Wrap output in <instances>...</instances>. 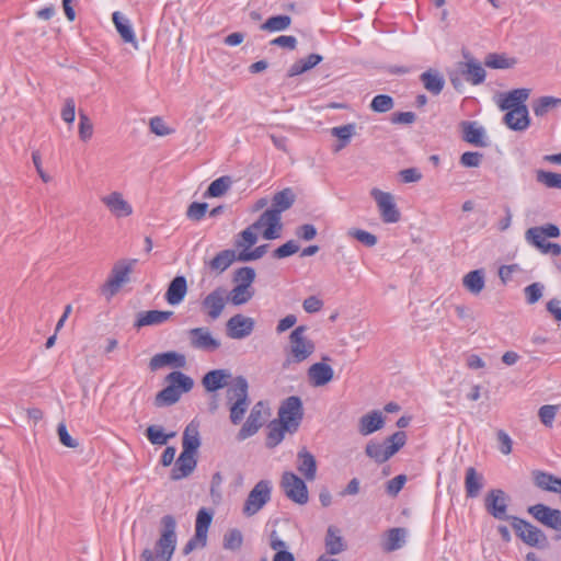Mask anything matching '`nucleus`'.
Returning a JSON list of instances; mask_svg holds the SVG:
<instances>
[{
  "mask_svg": "<svg viewBox=\"0 0 561 561\" xmlns=\"http://www.w3.org/2000/svg\"><path fill=\"white\" fill-rule=\"evenodd\" d=\"M307 330L306 325H298L290 332L288 345L285 348L286 357L282 364L284 370L301 364L314 353L316 344L307 336Z\"/></svg>",
  "mask_w": 561,
  "mask_h": 561,
  "instance_id": "f257e3e1",
  "label": "nucleus"
},
{
  "mask_svg": "<svg viewBox=\"0 0 561 561\" xmlns=\"http://www.w3.org/2000/svg\"><path fill=\"white\" fill-rule=\"evenodd\" d=\"M559 236L560 229L553 224L533 227L525 232V239L529 244L536 247L542 254H552L554 256L561 254V245L548 242L546 239L558 238Z\"/></svg>",
  "mask_w": 561,
  "mask_h": 561,
  "instance_id": "f03ea898",
  "label": "nucleus"
},
{
  "mask_svg": "<svg viewBox=\"0 0 561 561\" xmlns=\"http://www.w3.org/2000/svg\"><path fill=\"white\" fill-rule=\"evenodd\" d=\"M302 402L299 397H288L279 407L278 422L283 423L288 433H295L302 420Z\"/></svg>",
  "mask_w": 561,
  "mask_h": 561,
  "instance_id": "7ed1b4c3",
  "label": "nucleus"
},
{
  "mask_svg": "<svg viewBox=\"0 0 561 561\" xmlns=\"http://www.w3.org/2000/svg\"><path fill=\"white\" fill-rule=\"evenodd\" d=\"M512 527L524 543L538 549L549 546L547 536L542 530L518 517H512Z\"/></svg>",
  "mask_w": 561,
  "mask_h": 561,
  "instance_id": "20e7f679",
  "label": "nucleus"
},
{
  "mask_svg": "<svg viewBox=\"0 0 561 561\" xmlns=\"http://www.w3.org/2000/svg\"><path fill=\"white\" fill-rule=\"evenodd\" d=\"M135 263L136 260H124L117 262L113 266L108 279L102 287V293L107 299H111L115 294H117L121 287L129 280V274L131 273Z\"/></svg>",
  "mask_w": 561,
  "mask_h": 561,
  "instance_id": "39448f33",
  "label": "nucleus"
},
{
  "mask_svg": "<svg viewBox=\"0 0 561 561\" xmlns=\"http://www.w3.org/2000/svg\"><path fill=\"white\" fill-rule=\"evenodd\" d=\"M272 484L268 480L259 481L250 491L242 512L250 517L255 515L271 500Z\"/></svg>",
  "mask_w": 561,
  "mask_h": 561,
  "instance_id": "423d86ee",
  "label": "nucleus"
},
{
  "mask_svg": "<svg viewBox=\"0 0 561 561\" xmlns=\"http://www.w3.org/2000/svg\"><path fill=\"white\" fill-rule=\"evenodd\" d=\"M280 486L285 495L299 505H305L309 501L308 488L305 481L294 472L286 471L282 476Z\"/></svg>",
  "mask_w": 561,
  "mask_h": 561,
  "instance_id": "0eeeda50",
  "label": "nucleus"
},
{
  "mask_svg": "<svg viewBox=\"0 0 561 561\" xmlns=\"http://www.w3.org/2000/svg\"><path fill=\"white\" fill-rule=\"evenodd\" d=\"M163 531L157 542V554L162 561H170L176 546L175 520L167 515L162 518Z\"/></svg>",
  "mask_w": 561,
  "mask_h": 561,
  "instance_id": "6e6552de",
  "label": "nucleus"
},
{
  "mask_svg": "<svg viewBox=\"0 0 561 561\" xmlns=\"http://www.w3.org/2000/svg\"><path fill=\"white\" fill-rule=\"evenodd\" d=\"M213 520V514L205 508H201L196 516L195 535L185 545L184 554L191 553L195 549L204 548L207 542L208 528Z\"/></svg>",
  "mask_w": 561,
  "mask_h": 561,
  "instance_id": "1a4fd4ad",
  "label": "nucleus"
},
{
  "mask_svg": "<svg viewBox=\"0 0 561 561\" xmlns=\"http://www.w3.org/2000/svg\"><path fill=\"white\" fill-rule=\"evenodd\" d=\"M370 195L377 204L383 222L396 224L400 220L401 214L394 203V197L390 193L375 187L370 191Z\"/></svg>",
  "mask_w": 561,
  "mask_h": 561,
  "instance_id": "9d476101",
  "label": "nucleus"
},
{
  "mask_svg": "<svg viewBox=\"0 0 561 561\" xmlns=\"http://www.w3.org/2000/svg\"><path fill=\"white\" fill-rule=\"evenodd\" d=\"M100 201L108 210V213L117 219L129 217L134 213L131 204L119 191H112L101 196Z\"/></svg>",
  "mask_w": 561,
  "mask_h": 561,
  "instance_id": "9b49d317",
  "label": "nucleus"
},
{
  "mask_svg": "<svg viewBox=\"0 0 561 561\" xmlns=\"http://www.w3.org/2000/svg\"><path fill=\"white\" fill-rule=\"evenodd\" d=\"M267 416L265 404L262 401L256 402L250 411V414L240 428L237 438L244 440L253 436L264 424Z\"/></svg>",
  "mask_w": 561,
  "mask_h": 561,
  "instance_id": "f8f14e48",
  "label": "nucleus"
},
{
  "mask_svg": "<svg viewBox=\"0 0 561 561\" xmlns=\"http://www.w3.org/2000/svg\"><path fill=\"white\" fill-rule=\"evenodd\" d=\"M486 512L494 518L500 520H511L513 516H508L507 505L508 496L501 489L491 490L484 500Z\"/></svg>",
  "mask_w": 561,
  "mask_h": 561,
  "instance_id": "ddd939ff",
  "label": "nucleus"
},
{
  "mask_svg": "<svg viewBox=\"0 0 561 561\" xmlns=\"http://www.w3.org/2000/svg\"><path fill=\"white\" fill-rule=\"evenodd\" d=\"M227 300L228 290L225 287L219 286L205 296L202 300L201 307L211 320H216L222 313Z\"/></svg>",
  "mask_w": 561,
  "mask_h": 561,
  "instance_id": "4468645a",
  "label": "nucleus"
},
{
  "mask_svg": "<svg viewBox=\"0 0 561 561\" xmlns=\"http://www.w3.org/2000/svg\"><path fill=\"white\" fill-rule=\"evenodd\" d=\"M280 219L276 211L266 209L252 225L256 230H262L265 240H274L280 237L283 228Z\"/></svg>",
  "mask_w": 561,
  "mask_h": 561,
  "instance_id": "2eb2a0df",
  "label": "nucleus"
},
{
  "mask_svg": "<svg viewBox=\"0 0 561 561\" xmlns=\"http://www.w3.org/2000/svg\"><path fill=\"white\" fill-rule=\"evenodd\" d=\"M190 345L193 348L214 352L220 347V341L213 336L208 328H194L187 331Z\"/></svg>",
  "mask_w": 561,
  "mask_h": 561,
  "instance_id": "dca6fc26",
  "label": "nucleus"
},
{
  "mask_svg": "<svg viewBox=\"0 0 561 561\" xmlns=\"http://www.w3.org/2000/svg\"><path fill=\"white\" fill-rule=\"evenodd\" d=\"M466 60L457 64V72L473 85L481 84L485 80V70L474 58L465 55Z\"/></svg>",
  "mask_w": 561,
  "mask_h": 561,
  "instance_id": "f3484780",
  "label": "nucleus"
},
{
  "mask_svg": "<svg viewBox=\"0 0 561 561\" xmlns=\"http://www.w3.org/2000/svg\"><path fill=\"white\" fill-rule=\"evenodd\" d=\"M254 319L236 314L227 321V335L233 340H242L248 337L254 330Z\"/></svg>",
  "mask_w": 561,
  "mask_h": 561,
  "instance_id": "a211bd4d",
  "label": "nucleus"
},
{
  "mask_svg": "<svg viewBox=\"0 0 561 561\" xmlns=\"http://www.w3.org/2000/svg\"><path fill=\"white\" fill-rule=\"evenodd\" d=\"M528 512L543 525L561 530V512L559 510L550 508L543 504H536L530 506Z\"/></svg>",
  "mask_w": 561,
  "mask_h": 561,
  "instance_id": "6ab92c4d",
  "label": "nucleus"
},
{
  "mask_svg": "<svg viewBox=\"0 0 561 561\" xmlns=\"http://www.w3.org/2000/svg\"><path fill=\"white\" fill-rule=\"evenodd\" d=\"M529 94V89H514L507 93H501L497 96L496 104L501 111L519 108V106H526L525 102L528 100Z\"/></svg>",
  "mask_w": 561,
  "mask_h": 561,
  "instance_id": "aec40b11",
  "label": "nucleus"
},
{
  "mask_svg": "<svg viewBox=\"0 0 561 561\" xmlns=\"http://www.w3.org/2000/svg\"><path fill=\"white\" fill-rule=\"evenodd\" d=\"M503 122L512 130H526L530 125L527 106H519V108L507 110L503 117Z\"/></svg>",
  "mask_w": 561,
  "mask_h": 561,
  "instance_id": "412c9836",
  "label": "nucleus"
},
{
  "mask_svg": "<svg viewBox=\"0 0 561 561\" xmlns=\"http://www.w3.org/2000/svg\"><path fill=\"white\" fill-rule=\"evenodd\" d=\"M196 463L197 461L194 453L182 450L175 461L174 468L172 469L171 478L173 480H180L188 477L194 471Z\"/></svg>",
  "mask_w": 561,
  "mask_h": 561,
  "instance_id": "4be33fe9",
  "label": "nucleus"
},
{
  "mask_svg": "<svg viewBox=\"0 0 561 561\" xmlns=\"http://www.w3.org/2000/svg\"><path fill=\"white\" fill-rule=\"evenodd\" d=\"M333 376V368L324 363H314L308 369V378L313 387H322L329 383Z\"/></svg>",
  "mask_w": 561,
  "mask_h": 561,
  "instance_id": "5701e85b",
  "label": "nucleus"
},
{
  "mask_svg": "<svg viewBox=\"0 0 561 561\" xmlns=\"http://www.w3.org/2000/svg\"><path fill=\"white\" fill-rule=\"evenodd\" d=\"M385 425V417L382 412L375 410L363 415L358 421V432L363 436L370 435L376 431H379Z\"/></svg>",
  "mask_w": 561,
  "mask_h": 561,
  "instance_id": "b1692460",
  "label": "nucleus"
},
{
  "mask_svg": "<svg viewBox=\"0 0 561 561\" xmlns=\"http://www.w3.org/2000/svg\"><path fill=\"white\" fill-rule=\"evenodd\" d=\"M297 470L308 481H313L316 479L317 461L314 456L306 448L300 449L297 454Z\"/></svg>",
  "mask_w": 561,
  "mask_h": 561,
  "instance_id": "393cba45",
  "label": "nucleus"
},
{
  "mask_svg": "<svg viewBox=\"0 0 561 561\" xmlns=\"http://www.w3.org/2000/svg\"><path fill=\"white\" fill-rule=\"evenodd\" d=\"M231 374L226 369L208 371L202 379V385L208 392H215L228 386Z\"/></svg>",
  "mask_w": 561,
  "mask_h": 561,
  "instance_id": "a878e982",
  "label": "nucleus"
},
{
  "mask_svg": "<svg viewBox=\"0 0 561 561\" xmlns=\"http://www.w3.org/2000/svg\"><path fill=\"white\" fill-rule=\"evenodd\" d=\"M226 396L229 404L249 400V385L247 379L242 376L232 379L231 383L228 386Z\"/></svg>",
  "mask_w": 561,
  "mask_h": 561,
  "instance_id": "bb28decb",
  "label": "nucleus"
},
{
  "mask_svg": "<svg viewBox=\"0 0 561 561\" xmlns=\"http://www.w3.org/2000/svg\"><path fill=\"white\" fill-rule=\"evenodd\" d=\"M187 293V282L184 276H176L170 283L167 293L165 299L172 305H179L183 301L185 295Z\"/></svg>",
  "mask_w": 561,
  "mask_h": 561,
  "instance_id": "cd10ccee",
  "label": "nucleus"
},
{
  "mask_svg": "<svg viewBox=\"0 0 561 561\" xmlns=\"http://www.w3.org/2000/svg\"><path fill=\"white\" fill-rule=\"evenodd\" d=\"M484 486V477L473 467H468L465 474V490L468 497H477Z\"/></svg>",
  "mask_w": 561,
  "mask_h": 561,
  "instance_id": "c85d7f7f",
  "label": "nucleus"
},
{
  "mask_svg": "<svg viewBox=\"0 0 561 561\" xmlns=\"http://www.w3.org/2000/svg\"><path fill=\"white\" fill-rule=\"evenodd\" d=\"M408 531L405 528L397 527L389 529L381 543L382 550L391 552L402 548L407 541Z\"/></svg>",
  "mask_w": 561,
  "mask_h": 561,
  "instance_id": "c756f323",
  "label": "nucleus"
},
{
  "mask_svg": "<svg viewBox=\"0 0 561 561\" xmlns=\"http://www.w3.org/2000/svg\"><path fill=\"white\" fill-rule=\"evenodd\" d=\"M325 549L330 554H339L345 550V543L341 531L336 526H329L325 534Z\"/></svg>",
  "mask_w": 561,
  "mask_h": 561,
  "instance_id": "7c9ffc66",
  "label": "nucleus"
},
{
  "mask_svg": "<svg viewBox=\"0 0 561 561\" xmlns=\"http://www.w3.org/2000/svg\"><path fill=\"white\" fill-rule=\"evenodd\" d=\"M112 20H113V23L115 24V27H116L117 32L119 33L121 37L124 39V42L130 43L134 45V47L137 48L138 43L136 41V36H135L131 25L129 24V21L127 19H125L122 15V13L118 11H115L112 14Z\"/></svg>",
  "mask_w": 561,
  "mask_h": 561,
  "instance_id": "2f4dec72",
  "label": "nucleus"
},
{
  "mask_svg": "<svg viewBox=\"0 0 561 561\" xmlns=\"http://www.w3.org/2000/svg\"><path fill=\"white\" fill-rule=\"evenodd\" d=\"M173 316V311L150 310L138 314L136 327L156 325L168 321Z\"/></svg>",
  "mask_w": 561,
  "mask_h": 561,
  "instance_id": "473e14b6",
  "label": "nucleus"
},
{
  "mask_svg": "<svg viewBox=\"0 0 561 561\" xmlns=\"http://www.w3.org/2000/svg\"><path fill=\"white\" fill-rule=\"evenodd\" d=\"M171 364H175L178 367H182L185 364V357L175 352H167L157 354L150 359V368L152 370H157Z\"/></svg>",
  "mask_w": 561,
  "mask_h": 561,
  "instance_id": "72a5a7b5",
  "label": "nucleus"
},
{
  "mask_svg": "<svg viewBox=\"0 0 561 561\" xmlns=\"http://www.w3.org/2000/svg\"><path fill=\"white\" fill-rule=\"evenodd\" d=\"M421 81L424 88L432 94H439L445 85L443 76L437 71L430 69L421 75Z\"/></svg>",
  "mask_w": 561,
  "mask_h": 561,
  "instance_id": "f704fd0d",
  "label": "nucleus"
},
{
  "mask_svg": "<svg viewBox=\"0 0 561 561\" xmlns=\"http://www.w3.org/2000/svg\"><path fill=\"white\" fill-rule=\"evenodd\" d=\"M463 287L473 295H479L485 285L483 270H474L467 273L462 278Z\"/></svg>",
  "mask_w": 561,
  "mask_h": 561,
  "instance_id": "c9c22d12",
  "label": "nucleus"
},
{
  "mask_svg": "<svg viewBox=\"0 0 561 561\" xmlns=\"http://www.w3.org/2000/svg\"><path fill=\"white\" fill-rule=\"evenodd\" d=\"M322 59V56L319 54H310L306 58L295 61L288 69V77H296L314 68Z\"/></svg>",
  "mask_w": 561,
  "mask_h": 561,
  "instance_id": "e433bc0d",
  "label": "nucleus"
},
{
  "mask_svg": "<svg viewBox=\"0 0 561 561\" xmlns=\"http://www.w3.org/2000/svg\"><path fill=\"white\" fill-rule=\"evenodd\" d=\"M201 446L198 425L190 423L183 433L182 447L184 451L196 454Z\"/></svg>",
  "mask_w": 561,
  "mask_h": 561,
  "instance_id": "4c0bfd02",
  "label": "nucleus"
},
{
  "mask_svg": "<svg viewBox=\"0 0 561 561\" xmlns=\"http://www.w3.org/2000/svg\"><path fill=\"white\" fill-rule=\"evenodd\" d=\"M234 261H238V255L233 250L220 251L211 261L208 266L211 271L217 273L225 272Z\"/></svg>",
  "mask_w": 561,
  "mask_h": 561,
  "instance_id": "58836bf2",
  "label": "nucleus"
},
{
  "mask_svg": "<svg viewBox=\"0 0 561 561\" xmlns=\"http://www.w3.org/2000/svg\"><path fill=\"white\" fill-rule=\"evenodd\" d=\"M295 202V194L290 188H285L273 196L272 207L270 210H274L278 216L283 211L289 209Z\"/></svg>",
  "mask_w": 561,
  "mask_h": 561,
  "instance_id": "ea45409f",
  "label": "nucleus"
},
{
  "mask_svg": "<svg viewBox=\"0 0 561 561\" xmlns=\"http://www.w3.org/2000/svg\"><path fill=\"white\" fill-rule=\"evenodd\" d=\"M535 484L545 490L554 493H561V479L546 472H535L534 473Z\"/></svg>",
  "mask_w": 561,
  "mask_h": 561,
  "instance_id": "a19ab883",
  "label": "nucleus"
},
{
  "mask_svg": "<svg viewBox=\"0 0 561 561\" xmlns=\"http://www.w3.org/2000/svg\"><path fill=\"white\" fill-rule=\"evenodd\" d=\"M561 106V99L556 96H541L533 102V111L537 117H543L550 111Z\"/></svg>",
  "mask_w": 561,
  "mask_h": 561,
  "instance_id": "79ce46f5",
  "label": "nucleus"
},
{
  "mask_svg": "<svg viewBox=\"0 0 561 561\" xmlns=\"http://www.w3.org/2000/svg\"><path fill=\"white\" fill-rule=\"evenodd\" d=\"M485 131L483 127L478 126L477 123H465L463 124V139L474 146L484 147Z\"/></svg>",
  "mask_w": 561,
  "mask_h": 561,
  "instance_id": "37998d69",
  "label": "nucleus"
},
{
  "mask_svg": "<svg viewBox=\"0 0 561 561\" xmlns=\"http://www.w3.org/2000/svg\"><path fill=\"white\" fill-rule=\"evenodd\" d=\"M366 455L378 463L386 462L392 457L386 442L383 444L370 440L365 448Z\"/></svg>",
  "mask_w": 561,
  "mask_h": 561,
  "instance_id": "c03bdc74",
  "label": "nucleus"
},
{
  "mask_svg": "<svg viewBox=\"0 0 561 561\" xmlns=\"http://www.w3.org/2000/svg\"><path fill=\"white\" fill-rule=\"evenodd\" d=\"M288 433V430L285 425L278 421H273L268 425V434L266 438L267 447L277 446L285 437V434Z\"/></svg>",
  "mask_w": 561,
  "mask_h": 561,
  "instance_id": "a18cd8bd",
  "label": "nucleus"
},
{
  "mask_svg": "<svg viewBox=\"0 0 561 561\" xmlns=\"http://www.w3.org/2000/svg\"><path fill=\"white\" fill-rule=\"evenodd\" d=\"M291 24L289 15H275L268 18L262 25L261 30L267 32H280L287 30Z\"/></svg>",
  "mask_w": 561,
  "mask_h": 561,
  "instance_id": "49530a36",
  "label": "nucleus"
},
{
  "mask_svg": "<svg viewBox=\"0 0 561 561\" xmlns=\"http://www.w3.org/2000/svg\"><path fill=\"white\" fill-rule=\"evenodd\" d=\"M254 296V289L245 286L236 285L230 293H228V299L234 306H241L247 304Z\"/></svg>",
  "mask_w": 561,
  "mask_h": 561,
  "instance_id": "de8ad7c7",
  "label": "nucleus"
},
{
  "mask_svg": "<svg viewBox=\"0 0 561 561\" xmlns=\"http://www.w3.org/2000/svg\"><path fill=\"white\" fill-rule=\"evenodd\" d=\"M536 181L547 188L561 190V174L545 170L536 171Z\"/></svg>",
  "mask_w": 561,
  "mask_h": 561,
  "instance_id": "09e8293b",
  "label": "nucleus"
},
{
  "mask_svg": "<svg viewBox=\"0 0 561 561\" xmlns=\"http://www.w3.org/2000/svg\"><path fill=\"white\" fill-rule=\"evenodd\" d=\"M167 380L171 387H175L182 392H187L193 388V379L181 371H173L168 375Z\"/></svg>",
  "mask_w": 561,
  "mask_h": 561,
  "instance_id": "8fccbe9b",
  "label": "nucleus"
},
{
  "mask_svg": "<svg viewBox=\"0 0 561 561\" xmlns=\"http://www.w3.org/2000/svg\"><path fill=\"white\" fill-rule=\"evenodd\" d=\"M181 391L170 385L161 390L156 397V405H171L179 401Z\"/></svg>",
  "mask_w": 561,
  "mask_h": 561,
  "instance_id": "3c124183",
  "label": "nucleus"
},
{
  "mask_svg": "<svg viewBox=\"0 0 561 561\" xmlns=\"http://www.w3.org/2000/svg\"><path fill=\"white\" fill-rule=\"evenodd\" d=\"M256 231L257 230L253 227V225L249 226L247 229L239 233L234 245L242 250H250V248L257 241Z\"/></svg>",
  "mask_w": 561,
  "mask_h": 561,
  "instance_id": "603ef678",
  "label": "nucleus"
},
{
  "mask_svg": "<svg viewBox=\"0 0 561 561\" xmlns=\"http://www.w3.org/2000/svg\"><path fill=\"white\" fill-rule=\"evenodd\" d=\"M484 64L486 67L492 69H508L516 64V60L514 58H508L505 55L489 54L485 57Z\"/></svg>",
  "mask_w": 561,
  "mask_h": 561,
  "instance_id": "864d4df0",
  "label": "nucleus"
},
{
  "mask_svg": "<svg viewBox=\"0 0 561 561\" xmlns=\"http://www.w3.org/2000/svg\"><path fill=\"white\" fill-rule=\"evenodd\" d=\"M231 186V180L229 176H221L210 183L205 196L219 197L224 195Z\"/></svg>",
  "mask_w": 561,
  "mask_h": 561,
  "instance_id": "5fc2aeb1",
  "label": "nucleus"
},
{
  "mask_svg": "<svg viewBox=\"0 0 561 561\" xmlns=\"http://www.w3.org/2000/svg\"><path fill=\"white\" fill-rule=\"evenodd\" d=\"M356 126L355 124H346L342 126H336L331 129L332 136L339 138L341 140V145L336 150L344 148L351 140L352 136L355 134Z\"/></svg>",
  "mask_w": 561,
  "mask_h": 561,
  "instance_id": "6e6d98bb",
  "label": "nucleus"
},
{
  "mask_svg": "<svg viewBox=\"0 0 561 561\" xmlns=\"http://www.w3.org/2000/svg\"><path fill=\"white\" fill-rule=\"evenodd\" d=\"M255 279V271L252 267L244 266L240 267L234 272L233 282L236 285L245 286L248 288H253L252 284Z\"/></svg>",
  "mask_w": 561,
  "mask_h": 561,
  "instance_id": "4d7b16f0",
  "label": "nucleus"
},
{
  "mask_svg": "<svg viewBox=\"0 0 561 561\" xmlns=\"http://www.w3.org/2000/svg\"><path fill=\"white\" fill-rule=\"evenodd\" d=\"M174 436L175 433L165 434L161 426L150 425L147 428V438L153 445H165Z\"/></svg>",
  "mask_w": 561,
  "mask_h": 561,
  "instance_id": "13d9d810",
  "label": "nucleus"
},
{
  "mask_svg": "<svg viewBox=\"0 0 561 561\" xmlns=\"http://www.w3.org/2000/svg\"><path fill=\"white\" fill-rule=\"evenodd\" d=\"M243 537L240 530L230 529L224 536V548L227 550L236 551L242 546Z\"/></svg>",
  "mask_w": 561,
  "mask_h": 561,
  "instance_id": "bf43d9fd",
  "label": "nucleus"
},
{
  "mask_svg": "<svg viewBox=\"0 0 561 561\" xmlns=\"http://www.w3.org/2000/svg\"><path fill=\"white\" fill-rule=\"evenodd\" d=\"M93 136V123L89 116L80 112L79 113V137L82 141H89Z\"/></svg>",
  "mask_w": 561,
  "mask_h": 561,
  "instance_id": "052dcab7",
  "label": "nucleus"
},
{
  "mask_svg": "<svg viewBox=\"0 0 561 561\" xmlns=\"http://www.w3.org/2000/svg\"><path fill=\"white\" fill-rule=\"evenodd\" d=\"M249 405H250V400L230 403L229 417H230V421L232 424L237 425L243 420L244 414L249 409Z\"/></svg>",
  "mask_w": 561,
  "mask_h": 561,
  "instance_id": "680f3d73",
  "label": "nucleus"
},
{
  "mask_svg": "<svg viewBox=\"0 0 561 561\" xmlns=\"http://www.w3.org/2000/svg\"><path fill=\"white\" fill-rule=\"evenodd\" d=\"M392 107L393 100L391 96L386 94L376 95L370 103V108L377 113L389 112Z\"/></svg>",
  "mask_w": 561,
  "mask_h": 561,
  "instance_id": "e2e57ef3",
  "label": "nucleus"
},
{
  "mask_svg": "<svg viewBox=\"0 0 561 561\" xmlns=\"http://www.w3.org/2000/svg\"><path fill=\"white\" fill-rule=\"evenodd\" d=\"M347 236L356 239L366 247H374L377 244V237L368 231L362 229H350Z\"/></svg>",
  "mask_w": 561,
  "mask_h": 561,
  "instance_id": "0e129e2a",
  "label": "nucleus"
},
{
  "mask_svg": "<svg viewBox=\"0 0 561 561\" xmlns=\"http://www.w3.org/2000/svg\"><path fill=\"white\" fill-rule=\"evenodd\" d=\"M558 409H559L558 405H550V404L542 405L539 409L538 416L545 426H547V427L552 426L554 417L558 413Z\"/></svg>",
  "mask_w": 561,
  "mask_h": 561,
  "instance_id": "69168bd1",
  "label": "nucleus"
},
{
  "mask_svg": "<svg viewBox=\"0 0 561 561\" xmlns=\"http://www.w3.org/2000/svg\"><path fill=\"white\" fill-rule=\"evenodd\" d=\"M385 442L388 446V449L390 450V454H392L393 456L396 453L399 451L400 448L404 446L407 442V435L404 432H396Z\"/></svg>",
  "mask_w": 561,
  "mask_h": 561,
  "instance_id": "338daca9",
  "label": "nucleus"
},
{
  "mask_svg": "<svg viewBox=\"0 0 561 561\" xmlns=\"http://www.w3.org/2000/svg\"><path fill=\"white\" fill-rule=\"evenodd\" d=\"M267 248H268L267 244H263V245H260V247L255 248L252 251L251 250H242L238 254V261H240V262H250V261L259 260V259H261L266 253Z\"/></svg>",
  "mask_w": 561,
  "mask_h": 561,
  "instance_id": "774afa93",
  "label": "nucleus"
}]
</instances>
